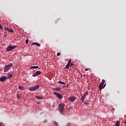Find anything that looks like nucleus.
<instances>
[{
    "label": "nucleus",
    "mask_w": 126,
    "mask_h": 126,
    "mask_svg": "<svg viewBox=\"0 0 126 126\" xmlns=\"http://www.w3.org/2000/svg\"><path fill=\"white\" fill-rule=\"evenodd\" d=\"M115 126H120V122L117 121V122H116V124H115Z\"/></svg>",
    "instance_id": "nucleus-11"
},
{
    "label": "nucleus",
    "mask_w": 126,
    "mask_h": 126,
    "mask_svg": "<svg viewBox=\"0 0 126 126\" xmlns=\"http://www.w3.org/2000/svg\"><path fill=\"white\" fill-rule=\"evenodd\" d=\"M4 81L3 80H0V82Z\"/></svg>",
    "instance_id": "nucleus-37"
},
{
    "label": "nucleus",
    "mask_w": 126,
    "mask_h": 126,
    "mask_svg": "<svg viewBox=\"0 0 126 126\" xmlns=\"http://www.w3.org/2000/svg\"><path fill=\"white\" fill-rule=\"evenodd\" d=\"M16 96L17 97V99H20L21 98V96L19 95V94H17Z\"/></svg>",
    "instance_id": "nucleus-23"
},
{
    "label": "nucleus",
    "mask_w": 126,
    "mask_h": 126,
    "mask_svg": "<svg viewBox=\"0 0 126 126\" xmlns=\"http://www.w3.org/2000/svg\"><path fill=\"white\" fill-rule=\"evenodd\" d=\"M70 63H67V65H66V66L65 67V68L68 69L69 66H70Z\"/></svg>",
    "instance_id": "nucleus-18"
},
{
    "label": "nucleus",
    "mask_w": 126,
    "mask_h": 126,
    "mask_svg": "<svg viewBox=\"0 0 126 126\" xmlns=\"http://www.w3.org/2000/svg\"><path fill=\"white\" fill-rule=\"evenodd\" d=\"M0 30L1 31L3 30V27H2L1 24H0Z\"/></svg>",
    "instance_id": "nucleus-24"
},
{
    "label": "nucleus",
    "mask_w": 126,
    "mask_h": 126,
    "mask_svg": "<svg viewBox=\"0 0 126 126\" xmlns=\"http://www.w3.org/2000/svg\"><path fill=\"white\" fill-rule=\"evenodd\" d=\"M106 84H105V85H103L104 86H103L102 87L105 88L106 87Z\"/></svg>",
    "instance_id": "nucleus-34"
},
{
    "label": "nucleus",
    "mask_w": 126,
    "mask_h": 126,
    "mask_svg": "<svg viewBox=\"0 0 126 126\" xmlns=\"http://www.w3.org/2000/svg\"><path fill=\"white\" fill-rule=\"evenodd\" d=\"M103 85L104 84H99V91H101V90H102L104 88V87H103Z\"/></svg>",
    "instance_id": "nucleus-9"
},
{
    "label": "nucleus",
    "mask_w": 126,
    "mask_h": 126,
    "mask_svg": "<svg viewBox=\"0 0 126 126\" xmlns=\"http://www.w3.org/2000/svg\"><path fill=\"white\" fill-rule=\"evenodd\" d=\"M73 65H74V64H73V63H70V66H72Z\"/></svg>",
    "instance_id": "nucleus-32"
},
{
    "label": "nucleus",
    "mask_w": 126,
    "mask_h": 126,
    "mask_svg": "<svg viewBox=\"0 0 126 126\" xmlns=\"http://www.w3.org/2000/svg\"><path fill=\"white\" fill-rule=\"evenodd\" d=\"M65 87H66V88H68V85L67 84Z\"/></svg>",
    "instance_id": "nucleus-35"
},
{
    "label": "nucleus",
    "mask_w": 126,
    "mask_h": 126,
    "mask_svg": "<svg viewBox=\"0 0 126 126\" xmlns=\"http://www.w3.org/2000/svg\"><path fill=\"white\" fill-rule=\"evenodd\" d=\"M29 42V39H26V44H28Z\"/></svg>",
    "instance_id": "nucleus-27"
},
{
    "label": "nucleus",
    "mask_w": 126,
    "mask_h": 126,
    "mask_svg": "<svg viewBox=\"0 0 126 126\" xmlns=\"http://www.w3.org/2000/svg\"><path fill=\"white\" fill-rule=\"evenodd\" d=\"M11 77H12V75H11L10 73L7 75V78L8 79H10Z\"/></svg>",
    "instance_id": "nucleus-15"
},
{
    "label": "nucleus",
    "mask_w": 126,
    "mask_h": 126,
    "mask_svg": "<svg viewBox=\"0 0 126 126\" xmlns=\"http://www.w3.org/2000/svg\"><path fill=\"white\" fill-rule=\"evenodd\" d=\"M47 122V120L46 119H45L44 121L42 122V123H46Z\"/></svg>",
    "instance_id": "nucleus-28"
},
{
    "label": "nucleus",
    "mask_w": 126,
    "mask_h": 126,
    "mask_svg": "<svg viewBox=\"0 0 126 126\" xmlns=\"http://www.w3.org/2000/svg\"><path fill=\"white\" fill-rule=\"evenodd\" d=\"M34 74L40 75V74H41V71H37L35 72V73H34Z\"/></svg>",
    "instance_id": "nucleus-20"
},
{
    "label": "nucleus",
    "mask_w": 126,
    "mask_h": 126,
    "mask_svg": "<svg viewBox=\"0 0 126 126\" xmlns=\"http://www.w3.org/2000/svg\"><path fill=\"white\" fill-rule=\"evenodd\" d=\"M65 87H66L65 86H63V88H65Z\"/></svg>",
    "instance_id": "nucleus-38"
},
{
    "label": "nucleus",
    "mask_w": 126,
    "mask_h": 126,
    "mask_svg": "<svg viewBox=\"0 0 126 126\" xmlns=\"http://www.w3.org/2000/svg\"><path fill=\"white\" fill-rule=\"evenodd\" d=\"M12 67V64L11 63H10V64L4 66V72H7L8 70H9V69L11 68Z\"/></svg>",
    "instance_id": "nucleus-1"
},
{
    "label": "nucleus",
    "mask_w": 126,
    "mask_h": 126,
    "mask_svg": "<svg viewBox=\"0 0 126 126\" xmlns=\"http://www.w3.org/2000/svg\"><path fill=\"white\" fill-rule=\"evenodd\" d=\"M85 99V96H82L81 98H80V100H81L82 102H84V100Z\"/></svg>",
    "instance_id": "nucleus-14"
},
{
    "label": "nucleus",
    "mask_w": 126,
    "mask_h": 126,
    "mask_svg": "<svg viewBox=\"0 0 126 126\" xmlns=\"http://www.w3.org/2000/svg\"><path fill=\"white\" fill-rule=\"evenodd\" d=\"M76 99V98H75V97L74 96H71L68 98V100H69V101L72 102L74 101Z\"/></svg>",
    "instance_id": "nucleus-8"
},
{
    "label": "nucleus",
    "mask_w": 126,
    "mask_h": 126,
    "mask_svg": "<svg viewBox=\"0 0 126 126\" xmlns=\"http://www.w3.org/2000/svg\"><path fill=\"white\" fill-rule=\"evenodd\" d=\"M105 83V80L103 79L102 81L101 82V83L99 84V85H104Z\"/></svg>",
    "instance_id": "nucleus-22"
},
{
    "label": "nucleus",
    "mask_w": 126,
    "mask_h": 126,
    "mask_svg": "<svg viewBox=\"0 0 126 126\" xmlns=\"http://www.w3.org/2000/svg\"><path fill=\"white\" fill-rule=\"evenodd\" d=\"M7 36V34H4V38H6Z\"/></svg>",
    "instance_id": "nucleus-31"
},
{
    "label": "nucleus",
    "mask_w": 126,
    "mask_h": 126,
    "mask_svg": "<svg viewBox=\"0 0 126 126\" xmlns=\"http://www.w3.org/2000/svg\"><path fill=\"white\" fill-rule=\"evenodd\" d=\"M39 87H40V86L37 85V86H35L34 87H32L31 88H29V91H31V92H33L36 91V90H37L39 88Z\"/></svg>",
    "instance_id": "nucleus-3"
},
{
    "label": "nucleus",
    "mask_w": 126,
    "mask_h": 126,
    "mask_svg": "<svg viewBox=\"0 0 126 126\" xmlns=\"http://www.w3.org/2000/svg\"><path fill=\"white\" fill-rule=\"evenodd\" d=\"M35 98L37 99H42L43 98L40 96H35Z\"/></svg>",
    "instance_id": "nucleus-17"
},
{
    "label": "nucleus",
    "mask_w": 126,
    "mask_h": 126,
    "mask_svg": "<svg viewBox=\"0 0 126 126\" xmlns=\"http://www.w3.org/2000/svg\"><path fill=\"white\" fill-rule=\"evenodd\" d=\"M59 113H62L64 110V104L63 103H60L59 105Z\"/></svg>",
    "instance_id": "nucleus-2"
},
{
    "label": "nucleus",
    "mask_w": 126,
    "mask_h": 126,
    "mask_svg": "<svg viewBox=\"0 0 126 126\" xmlns=\"http://www.w3.org/2000/svg\"><path fill=\"white\" fill-rule=\"evenodd\" d=\"M53 94L58 96V97H59V99H61L63 98L62 95H61L60 94H59L58 93H53Z\"/></svg>",
    "instance_id": "nucleus-5"
},
{
    "label": "nucleus",
    "mask_w": 126,
    "mask_h": 126,
    "mask_svg": "<svg viewBox=\"0 0 126 126\" xmlns=\"http://www.w3.org/2000/svg\"><path fill=\"white\" fill-rule=\"evenodd\" d=\"M61 90V88H54V91H57V92L60 91Z\"/></svg>",
    "instance_id": "nucleus-13"
},
{
    "label": "nucleus",
    "mask_w": 126,
    "mask_h": 126,
    "mask_svg": "<svg viewBox=\"0 0 126 126\" xmlns=\"http://www.w3.org/2000/svg\"><path fill=\"white\" fill-rule=\"evenodd\" d=\"M7 79H8L7 77H6L5 76H3L1 77L0 78V80L3 81H5Z\"/></svg>",
    "instance_id": "nucleus-7"
},
{
    "label": "nucleus",
    "mask_w": 126,
    "mask_h": 126,
    "mask_svg": "<svg viewBox=\"0 0 126 126\" xmlns=\"http://www.w3.org/2000/svg\"><path fill=\"white\" fill-rule=\"evenodd\" d=\"M60 56V53H58L57 54V56L59 57Z\"/></svg>",
    "instance_id": "nucleus-30"
},
{
    "label": "nucleus",
    "mask_w": 126,
    "mask_h": 126,
    "mask_svg": "<svg viewBox=\"0 0 126 126\" xmlns=\"http://www.w3.org/2000/svg\"><path fill=\"white\" fill-rule=\"evenodd\" d=\"M18 89H19V90H20L21 91H22V90H23V87H22L21 86H19Z\"/></svg>",
    "instance_id": "nucleus-19"
},
{
    "label": "nucleus",
    "mask_w": 126,
    "mask_h": 126,
    "mask_svg": "<svg viewBox=\"0 0 126 126\" xmlns=\"http://www.w3.org/2000/svg\"><path fill=\"white\" fill-rule=\"evenodd\" d=\"M124 123L126 124V121L124 122Z\"/></svg>",
    "instance_id": "nucleus-39"
},
{
    "label": "nucleus",
    "mask_w": 126,
    "mask_h": 126,
    "mask_svg": "<svg viewBox=\"0 0 126 126\" xmlns=\"http://www.w3.org/2000/svg\"><path fill=\"white\" fill-rule=\"evenodd\" d=\"M38 75H39V74H33L32 76H33V77H35L37 76Z\"/></svg>",
    "instance_id": "nucleus-25"
},
{
    "label": "nucleus",
    "mask_w": 126,
    "mask_h": 126,
    "mask_svg": "<svg viewBox=\"0 0 126 126\" xmlns=\"http://www.w3.org/2000/svg\"><path fill=\"white\" fill-rule=\"evenodd\" d=\"M66 126H70V124H68Z\"/></svg>",
    "instance_id": "nucleus-36"
},
{
    "label": "nucleus",
    "mask_w": 126,
    "mask_h": 126,
    "mask_svg": "<svg viewBox=\"0 0 126 126\" xmlns=\"http://www.w3.org/2000/svg\"><path fill=\"white\" fill-rule=\"evenodd\" d=\"M38 68H39L38 66H33L31 67L30 69H32V68L33 69H37Z\"/></svg>",
    "instance_id": "nucleus-12"
},
{
    "label": "nucleus",
    "mask_w": 126,
    "mask_h": 126,
    "mask_svg": "<svg viewBox=\"0 0 126 126\" xmlns=\"http://www.w3.org/2000/svg\"><path fill=\"white\" fill-rule=\"evenodd\" d=\"M58 83H59L60 84H63V85H65V83L62 82V81H59Z\"/></svg>",
    "instance_id": "nucleus-16"
},
{
    "label": "nucleus",
    "mask_w": 126,
    "mask_h": 126,
    "mask_svg": "<svg viewBox=\"0 0 126 126\" xmlns=\"http://www.w3.org/2000/svg\"><path fill=\"white\" fill-rule=\"evenodd\" d=\"M4 30H6L7 31L10 32V33H13L14 31L10 28L5 27L4 28Z\"/></svg>",
    "instance_id": "nucleus-6"
},
{
    "label": "nucleus",
    "mask_w": 126,
    "mask_h": 126,
    "mask_svg": "<svg viewBox=\"0 0 126 126\" xmlns=\"http://www.w3.org/2000/svg\"><path fill=\"white\" fill-rule=\"evenodd\" d=\"M88 70H89V68H85V71H88Z\"/></svg>",
    "instance_id": "nucleus-33"
},
{
    "label": "nucleus",
    "mask_w": 126,
    "mask_h": 126,
    "mask_svg": "<svg viewBox=\"0 0 126 126\" xmlns=\"http://www.w3.org/2000/svg\"><path fill=\"white\" fill-rule=\"evenodd\" d=\"M53 124H54V125H55V126H58V123L56 122H53Z\"/></svg>",
    "instance_id": "nucleus-26"
},
{
    "label": "nucleus",
    "mask_w": 126,
    "mask_h": 126,
    "mask_svg": "<svg viewBox=\"0 0 126 126\" xmlns=\"http://www.w3.org/2000/svg\"><path fill=\"white\" fill-rule=\"evenodd\" d=\"M88 95V92H86L84 94V95H83L82 96H86Z\"/></svg>",
    "instance_id": "nucleus-21"
},
{
    "label": "nucleus",
    "mask_w": 126,
    "mask_h": 126,
    "mask_svg": "<svg viewBox=\"0 0 126 126\" xmlns=\"http://www.w3.org/2000/svg\"><path fill=\"white\" fill-rule=\"evenodd\" d=\"M71 63V59L69 60V61H68V64H70Z\"/></svg>",
    "instance_id": "nucleus-29"
},
{
    "label": "nucleus",
    "mask_w": 126,
    "mask_h": 126,
    "mask_svg": "<svg viewBox=\"0 0 126 126\" xmlns=\"http://www.w3.org/2000/svg\"><path fill=\"white\" fill-rule=\"evenodd\" d=\"M0 126H1V125H0Z\"/></svg>",
    "instance_id": "nucleus-40"
},
{
    "label": "nucleus",
    "mask_w": 126,
    "mask_h": 126,
    "mask_svg": "<svg viewBox=\"0 0 126 126\" xmlns=\"http://www.w3.org/2000/svg\"><path fill=\"white\" fill-rule=\"evenodd\" d=\"M16 48V46H8L7 47V52H10V51H12L13 50H14V49H15Z\"/></svg>",
    "instance_id": "nucleus-4"
},
{
    "label": "nucleus",
    "mask_w": 126,
    "mask_h": 126,
    "mask_svg": "<svg viewBox=\"0 0 126 126\" xmlns=\"http://www.w3.org/2000/svg\"><path fill=\"white\" fill-rule=\"evenodd\" d=\"M32 45H35L38 46V47H40L41 46V45H40V44H39L37 42H34L32 44Z\"/></svg>",
    "instance_id": "nucleus-10"
}]
</instances>
